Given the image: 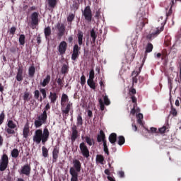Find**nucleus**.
I'll return each instance as SVG.
<instances>
[{
    "label": "nucleus",
    "instance_id": "nucleus-1",
    "mask_svg": "<svg viewBox=\"0 0 181 181\" xmlns=\"http://www.w3.org/2000/svg\"><path fill=\"white\" fill-rule=\"evenodd\" d=\"M47 139H49V129L45 128L43 131L42 129H37L35 131L33 136L34 142H36L37 144L42 142L43 145H45Z\"/></svg>",
    "mask_w": 181,
    "mask_h": 181
},
{
    "label": "nucleus",
    "instance_id": "nucleus-2",
    "mask_svg": "<svg viewBox=\"0 0 181 181\" xmlns=\"http://www.w3.org/2000/svg\"><path fill=\"white\" fill-rule=\"evenodd\" d=\"M50 110V104L47 103L43 112L39 115L34 122L35 128H40L43 124H46V121H47V110Z\"/></svg>",
    "mask_w": 181,
    "mask_h": 181
},
{
    "label": "nucleus",
    "instance_id": "nucleus-3",
    "mask_svg": "<svg viewBox=\"0 0 181 181\" xmlns=\"http://www.w3.org/2000/svg\"><path fill=\"white\" fill-rule=\"evenodd\" d=\"M72 106L73 103L69 101V96L65 93H63L61 98V110L62 111V114L69 115L70 108H71Z\"/></svg>",
    "mask_w": 181,
    "mask_h": 181
},
{
    "label": "nucleus",
    "instance_id": "nucleus-4",
    "mask_svg": "<svg viewBox=\"0 0 181 181\" xmlns=\"http://www.w3.org/2000/svg\"><path fill=\"white\" fill-rule=\"evenodd\" d=\"M166 23V17L160 16L157 21V24L160 25L156 28V31L152 34L147 35V39H153L156 36H158L160 32H163L165 24Z\"/></svg>",
    "mask_w": 181,
    "mask_h": 181
},
{
    "label": "nucleus",
    "instance_id": "nucleus-5",
    "mask_svg": "<svg viewBox=\"0 0 181 181\" xmlns=\"http://www.w3.org/2000/svg\"><path fill=\"white\" fill-rule=\"evenodd\" d=\"M8 163H9V159L6 154H4L0 160V170L4 172L6 168H8Z\"/></svg>",
    "mask_w": 181,
    "mask_h": 181
},
{
    "label": "nucleus",
    "instance_id": "nucleus-6",
    "mask_svg": "<svg viewBox=\"0 0 181 181\" xmlns=\"http://www.w3.org/2000/svg\"><path fill=\"white\" fill-rule=\"evenodd\" d=\"M99 104H100L101 111H104L105 108L104 105H110V104H111V101H110V99L108 98V95H105V96H103V99L100 98Z\"/></svg>",
    "mask_w": 181,
    "mask_h": 181
},
{
    "label": "nucleus",
    "instance_id": "nucleus-7",
    "mask_svg": "<svg viewBox=\"0 0 181 181\" xmlns=\"http://www.w3.org/2000/svg\"><path fill=\"white\" fill-rule=\"evenodd\" d=\"M83 15L86 19V21H88V22H91V19L93 18V14L91 13V8H90V6H86L83 11Z\"/></svg>",
    "mask_w": 181,
    "mask_h": 181
},
{
    "label": "nucleus",
    "instance_id": "nucleus-8",
    "mask_svg": "<svg viewBox=\"0 0 181 181\" xmlns=\"http://www.w3.org/2000/svg\"><path fill=\"white\" fill-rule=\"evenodd\" d=\"M79 148L83 156H85V158H88V156H90V151L84 142L80 144Z\"/></svg>",
    "mask_w": 181,
    "mask_h": 181
},
{
    "label": "nucleus",
    "instance_id": "nucleus-9",
    "mask_svg": "<svg viewBox=\"0 0 181 181\" xmlns=\"http://www.w3.org/2000/svg\"><path fill=\"white\" fill-rule=\"evenodd\" d=\"M71 181H78V173L73 167L70 168Z\"/></svg>",
    "mask_w": 181,
    "mask_h": 181
},
{
    "label": "nucleus",
    "instance_id": "nucleus-10",
    "mask_svg": "<svg viewBox=\"0 0 181 181\" xmlns=\"http://www.w3.org/2000/svg\"><path fill=\"white\" fill-rule=\"evenodd\" d=\"M137 15L144 19V21L141 22V23H142V26H145V23H148V20H146V11H144V8H141Z\"/></svg>",
    "mask_w": 181,
    "mask_h": 181
},
{
    "label": "nucleus",
    "instance_id": "nucleus-11",
    "mask_svg": "<svg viewBox=\"0 0 181 181\" xmlns=\"http://www.w3.org/2000/svg\"><path fill=\"white\" fill-rule=\"evenodd\" d=\"M21 173L29 176L30 175V165H25L21 168Z\"/></svg>",
    "mask_w": 181,
    "mask_h": 181
},
{
    "label": "nucleus",
    "instance_id": "nucleus-12",
    "mask_svg": "<svg viewBox=\"0 0 181 181\" xmlns=\"http://www.w3.org/2000/svg\"><path fill=\"white\" fill-rule=\"evenodd\" d=\"M67 49V43L64 41H62L59 45V52L61 54H64Z\"/></svg>",
    "mask_w": 181,
    "mask_h": 181
},
{
    "label": "nucleus",
    "instance_id": "nucleus-13",
    "mask_svg": "<svg viewBox=\"0 0 181 181\" xmlns=\"http://www.w3.org/2000/svg\"><path fill=\"white\" fill-rule=\"evenodd\" d=\"M78 136V132L77 131V127L74 126L72 127V134L71 136V142H74Z\"/></svg>",
    "mask_w": 181,
    "mask_h": 181
},
{
    "label": "nucleus",
    "instance_id": "nucleus-14",
    "mask_svg": "<svg viewBox=\"0 0 181 181\" xmlns=\"http://www.w3.org/2000/svg\"><path fill=\"white\" fill-rule=\"evenodd\" d=\"M74 163V169H75L76 172L78 173V172H81V163H80V160L75 159L73 160Z\"/></svg>",
    "mask_w": 181,
    "mask_h": 181
},
{
    "label": "nucleus",
    "instance_id": "nucleus-15",
    "mask_svg": "<svg viewBox=\"0 0 181 181\" xmlns=\"http://www.w3.org/2000/svg\"><path fill=\"white\" fill-rule=\"evenodd\" d=\"M78 50H80V49L78 48V45H76L74 47L73 49V54H72V57L71 59L73 60H76V59H77V57H78Z\"/></svg>",
    "mask_w": 181,
    "mask_h": 181
},
{
    "label": "nucleus",
    "instance_id": "nucleus-16",
    "mask_svg": "<svg viewBox=\"0 0 181 181\" xmlns=\"http://www.w3.org/2000/svg\"><path fill=\"white\" fill-rule=\"evenodd\" d=\"M50 75H47L42 81H40V84L42 87H46L49 83H50Z\"/></svg>",
    "mask_w": 181,
    "mask_h": 181
},
{
    "label": "nucleus",
    "instance_id": "nucleus-17",
    "mask_svg": "<svg viewBox=\"0 0 181 181\" xmlns=\"http://www.w3.org/2000/svg\"><path fill=\"white\" fill-rule=\"evenodd\" d=\"M38 16H39V14L36 12L33 13L31 15V21H32L33 25H37V22H39Z\"/></svg>",
    "mask_w": 181,
    "mask_h": 181
},
{
    "label": "nucleus",
    "instance_id": "nucleus-18",
    "mask_svg": "<svg viewBox=\"0 0 181 181\" xmlns=\"http://www.w3.org/2000/svg\"><path fill=\"white\" fill-rule=\"evenodd\" d=\"M24 103H27L32 98V95L29 92H25L23 96Z\"/></svg>",
    "mask_w": 181,
    "mask_h": 181
},
{
    "label": "nucleus",
    "instance_id": "nucleus-19",
    "mask_svg": "<svg viewBox=\"0 0 181 181\" xmlns=\"http://www.w3.org/2000/svg\"><path fill=\"white\" fill-rule=\"evenodd\" d=\"M23 136L24 138H28L29 136V124H26L23 129Z\"/></svg>",
    "mask_w": 181,
    "mask_h": 181
},
{
    "label": "nucleus",
    "instance_id": "nucleus-20",
    "mask_svg": "<svg viewBox=\"0 0 181 181\" xmlns=\"http://www.w3.org/2000/svg\"><path fill=\"white\" fill-rule=\"evenodd\" d=\"M49 98L50 99L51 103L54 104L57 100V95L54 93L50 92Z\"/></svg>",
    "mask_w": 181,
    "mask_h": 181
},
{
    "label": "nucleus",
    "instance_id": "nucleus-21",
    "mask_svg": "<svg viewBox=\"0 0 181 181\" xmlns=\"http://www.w3.org/2000/svg\"><path fill=\"white\" fill-rule=\"evenodd\" d=\"M98 142H106L105 141V134L103 131L100 132V134L98 136Z\"/></svg>",
    "mask_w": 181,
    "mask_h": 181
},
{
    "label": "nucleus",
    "instance_id": "nucleus-22",
    "mask_svg": "<svg viewBox=\"0 0 181 181\" xmlns=\"http://www.w3.org/2000/svg\"><path fill=\"white\" fill-rule=\"evenodd\" d=\"M109 141L110 144H114L115 142H117V134H111L109 136Z\"/></svg>",
    "mask_w": 181,
    "mask_h": 181
},
{
    "label": "nucleus",
    "instance_id": "nucleus-23",
    "mask_svg": "<svg viewBox=\"0 0 181 181\" xmlns=\"http://www.w3.org/2000/svg\"><path fill=\"white\" fill-rule=\"evenodd\" d=\"M17 81H22L23 80V71L21 69H18L17 76H16Z\"/></svg>",
    "mask_w": 181,
    "mask_h": 181
},
{
    "label": "nucleus",
    "instance_id": "nucleus-24",
    "mask_svg": "<svg viewBox=\"0 0 181 181\" xmlns=\"http://www.w3.org/2000/svg\"><path fill=\"white\" fill-rule=\"evenodd\" d=\"M52 155H53V162H56L57 158H59V149L55 148L53 150L52 152Z\"/></svg>",
    "mask_w": 181,
    "mask_h": 181
},
{
    "label": "nucleus",
    "instance_id": "nucleus-25",
    "mask_svg": "<svg viewBox=\"0 0 181 181\" xmlns=\"http://www.w3.org/2000/svg\"><path fill=\"white\" fill-rule=\"evenodd\" d=\"M77 36H78V45L79 46H81V45H83V32L79 31Z\"/></svg>",
    "mask_w": 181,
    "mask_h": 181
},
{
    "label": "nucleus",
    "instance_id": "nucleus-26",
    "mask_svg": "<svg viewBox=\"0 0 181 181\" xmlns=\"http://www.w3.org/2000/svg\"><path fill=\"white\" fill-rule=\"evenodd\" d=\"M138 74H139V72H136L135 71H134L132 73V76H135L134 77H133V86L138 83Z\"/></svg>",
    "mask_w": 181,
    "mask_h": 181
},
{
    "label": "nucleus",
    "instance_id": "nucleus-27",
    "mask_svg": "<svg viewBox=\"0 0 181 181\" xmlns=\"http://www.w3.org/2000/svg\"><path fill=\"white\" fill-rule=\"evenodd\" d=\"M136 118L138 124H139L140 125H144V123L142 122V119H144V115H142L141 113H139L136 115Z\"/></svg>",
    "mask_w": 181,
    "mask_h": 181
},
{
    "label": "nucleus",
    "instance_id": "nucleus-28",
    "mask_svg": "<svg viewBox=\"0 0 181 181\" xmlns=\"http://www.w3.org/2000/svg\"><path fill=\"white\" fill-rule=\"evenodd\" d=\"M87 83L93 90H95V83L94 82V80L88 79Z\"/></svg>",
    "mask_w": 181,
    "mask_h": 181
},
{
    "label": "nucleus",
    "instance_id": "nucleus-29",
    "mask_svg": "<svg viewBox=\"0 0 181 181\" xmlns=\"http://www.w3.org/2000/svg\"><path fill=\"white\" fill-rule=\"evenodd\" d=\"M85 139H86V144H88L89 146H91L92 145L94 144V139H93V138H90L89 136H86Z\"/></svg>",
    "mask_w": 181,
    "mask_h": 181
},
{
    "label": "nucleus",
    "instance_id": "nucleus-30",
    "mask_svg": "<svg viewBox=\"0 0 181 181\" xmlns=\"http://www.w3.org/2000/svg\"><path fill=\"white\" fill-rule=\"evenodd\" d=\"M118 145H124L125 144V138L122 136H120L117 139Z\"/></svg>",
    "mask_w": 181,
    "mask_h": 181
},
{
    "label": "nucleus",
    "instance_id": "nucleus-31",
    "mask_svg": "<svg viewBox=\"0 0 181 181\" xmlns=\"http://www.w3.org/2000/svg\"><path fill=\"white\" fill-rule=\"evenodd\" d=\"M96 160L97 162H99V163H101V165H104V156L98 155L96 156Z\"/></svg>",
    "mask_w": 181,
    "mask_h": 181
},
{
    "label": "nucleus",
    "instance_id": "nucleus-32",
    "mask_svg": "<svg viewBox=\"0 0 181 181\" xmlns=\"http://www.w3.org/2000/svg\"><path fill=\"white\" fill-rule=\"evenodd\" d=\"M153 49V45L152 44L148 43L146 47V53H151Z\"/></svg>",
    "mask_w": 181,
    "mask_h": 181
},
{
    "label": "nucleus",
    "instance_id": "nucleus-33",
    "mask_svg": "<svg viewBox=\"0 0 181 181\" xmlns=\"http://www.w3.org/2000/svg\"><path fill=\"white\" fill-rule=\"evenodd\" d=\"M35 66H32L29 68L28 69V74L29 76H30L31 77H33V76H35Z\"/></svg>",
    "mask_w": 181,
    "mask_h": 181
},
{
    "label": "nucleus",
    "instance_id": "nucleus-34",
    "mask_svg": "<svg viewBox=\"0 0 181 181\" xmlns=\"http://www.w3.org/2000/svg\"><path fill=\"white\" fill-rule=\"evenodd\" d=\"M59 36H63V34L64 33V25H59Z\"/></svg>",
    "mask_w": 181,
    "mask_h": 181
},
{
    "label": "nucleus",
    "instance_id": "nucleus-35",
    "mask_svg": "<svg viewBox=\"0 0 181 181\" xmlns=\"http://www.w3.org/2000/svg\"><path fill=\"white\" fill-rule=\"evenodd\" d=\"M11 156L12 158H18V156H19V151H18L16 148H14L11 151Z\"/></svg>",
    "mask_w": 181,
    "mask_h": 181
},
{
    "label": "nucleus",
    "instance_id": "nucleus-36",
    "mask_svg": "<svg viewBox=\"0 0 181 181\" xmlns=\"http://www.w3.org/2000/svg\"><path fill=\"white\" fill-rule=\"evenodd\" d=\"M52 33V30H50L49 27L45 28V35L46 39L50 36V34Z\"/></svg>",
    "mask_w": 181,
    "mask_h": 181
},
{
    "label": "nucleus",
    "instance_id": "nucleus-37",
    "mask_svg": "<svg viewBox=\"0 0 181 181\" xmlns=\"http://www.w3.org/2000/svg\"><path fill=\"white\" fill-rule=\"evenodd\" d=\"M42 156H44V158H47L49 155V150H47L46 147L42 146Z\"/></svg>",
    "mask_w": 181,
    "mask_h": 181
},
{
    "label": "nucleus",
    "instance_id": "nucleus-38",
    "mask_svg": "<svg viewBox=\"0 0 181 181\" xmlns=\"http://www.w3.org/2000/svg\"><path fill=\"white\" fill-rule=\"evenodd\" d=\"M8 128H11V129H14L16 128V124H15V123H13V121L12 120H9L7 124Z\"/></svg>",
    "mask_w": 181,
    "mask_h": 181
},
{
    "label": "nucleus",
    "instance_id": "nucleus-39",
    "mask_svg": "<svg viewBox=\"0 0 181 181\" xmlns=\"http://www.w3.org/2000/svg\"><path fill=\"white\" fill-rule=\"evenodd\" d=\"M48 4L51 8H54L57 4V0H48Z\"/></svg>",
    "mask_w": 181,
    "mask_h": 181
},
{
    "label": "nucleus",
    "instance_id": "nucleus-40",
    "mask_svg": "<svg viewBox=\"0 0 181 181\" xmlns=\"http://www.w3.org/2000/svg\"><path fill=\"white\" fill-rule=\"evenodd\" d=\"M19 43L22 46H23V45H25V35H20V37H19Z\"/></svg>",
    "mask_w": 181,
    "mask_h": 181
},
{
    "label": "nucleus",
    "instance_id": "nucleus-41",
    "mask_svg": "<svg viewBox=\"0 0 181 181\" xmlns=\"http://www.w3.org/2000/svg\"><path fill=\"white\" fill-rule=\"evenodd\" d=\"M103 149L104 152L106 153L107 155H110V152L108 151V146H107V141H104L103 143Z\"/></svg>",
    "mask_w": 181,
    "mask_h": 181
},
{
    "label": "nucleus",
    "instance_id": "nucleus-42",
    "mask_svg": "<svg viewBox=\"0 0 181 181\" xmlns=\"http://www.w3.org/2000/svg\"><path fill=\"white\" fill-rule=\"evenodd\" d=\"M90 36L93 39V41L95 42V39H97V35H95V31H94V30L90 31Z\"/></svg>",
    "mask_w": 181,
    "mask_h": 181
},
{
    "label": "nucleus",
    "instance_id": "nucleus-43",
    "mask_svg": "<svg viewBox=\"0 0 181 181\" xmlns=\"http://www.w3.org/2000/svg\"><path fill=\"white\" fill-rule=\"evenodd\" d=\"M77 125H83V117H81V115H78L77 117Z\"/></svg>",
    "mask_w": 181,
    "mask_h": 181
},
{
    "label": "nucleus",
    "instance_id": "nucleus-44",
    "mask_svg": "<svg viewBox=\"0 0 181 181\" xmlns=\"http://www.w3.org/2000/svg\"><path fill=\"white\" fill-rule=\"evenodd\" d=\"M94 69H91L89 72V78L88 80H94Z\"/></svg>",
    "mask_w": 181,
    "mask_h": 181
},
{
    "label": "nucleus",
    "instance_id": "nucleus-45",
    "mask_svg": "<svg viewBox=\"0 0 181 181\" xmlns=\"http://www.w3.org/2000/svg\"><path fill=\"white\" fill-rule=\"evenodd\" d=\"M170 114L173 115V117H176L177 115V111L176 109L172 107Z\"/></svg>",
    "mask_w": 181,
    "mask_h": 181
},
{
    "label": "nucleus",
    "instance_id": "nucleus-46",
    "mask_svg": "<svg viewBox=\"0 0 181 181\" xmlns=\"http://www.w3.org/2000/svg\"><path fill=\"white\" fill-rule=\"evenodd\" d=\"M168 128H169L168 126H163V127L160 128L159 132L160 134H165V132H166V129H168Z\"/></svg>",
    "mask_w": 181,
    "mask_h": 181
},
{
    "label": "nucleus",
    "instance_id": "nucleus-47",
    "mask_svg": "<svg viewBox=\"0 0 181 181\" xmlns=\"http://www.w3.org/2000/svg\"><path fill=\"white\" fill-rule=\"evenodd\" d=\"M68 69L69 67L67 66V65L66 64L63 65L62 68V73H63V74H65V73H67Z\"/></svg>",
    "mask_w": 181,
    "mask_h": 181
},
{
    "label": "nucleus",
    "instance_id": "nucleus-48",
    "mask_svg": "<svg viewBox=\"0 0 181 181\" xmlns=\"http://www.w3.org/2000/svg\"><path fill=\"white\" fill-rule=\"evenodd\" d=\"M4 119H5V114H4V112H1L0 114V125H2V123L4 122Z\"/></svg>",
    "mask_w": 181,
    "mask_h": 181
},
{
    "label": "nucleus",
    "instance_id": "nucleus-49",
    "mask_svg": "<svg viewBox=\"0 0 181 181\" xmlns=\"http://www.w3.org/2000/svg\"><path fill=\"white\" fill-rule=\"evenodd\" d=\"M39 95H40V92H39V90H35L34 97L36 98V100H39Z\"/></svg>",
    "mask_w": 181,
    "mask_h": 181
},
{
    "label": "nucleus",
    "instance_id": "nucleus-50",
    "mask_svg": "<svg viewBox=\"0 0 181 181\" xmlns=\"http://www.w3.org/2000/svg\"><path fill=\"white\" fill-rule=\"evenodd\" d=\"M14 129L8 127L6 129V131L7 132V134H15V130H13Z\"/></svg>",
    "mask_w": 181,
    "mask_h": 181
},
{
    "label": "nucleus",
    "instance_id": "nucleus-51",
    "mask_svg": "<svg viewBox=\"0 0 181 181\" xmlns=\"http://www.w3.org/2000/svg\"><path fill=\"white\" fill-rule=\"evenodd\" d=\"M40 91L41 94H42L43 98H46V89L41 88V89H40Z\"/></svg>",
    "mask_w": 181,
    "mask_h": 181
},
{
    "label": "nucleus",
    "instance_id": "nucleus-52",
    "mask_svg": "<svg viewBox=\"0 0 181 181\" xmlns=\"http://www.w3.org/2000/svg\"><path fill=\"white\" fill-rule=\"evenodd\" d=\"M81 84L82 86H84V84H86V76H84V75H83L81 77Z\"/></svg>",
    "mask_w": 181,
    "mask_h": 181
},
{
    "label": "nucleus",
    "instance_id": "nucleus-53",
    "mask_svg": "<svg viewBox=\"0 0 181 181\" xmlns=\"http://www.w3.org/2000/svg\"><path fill=\"white\" fill-rule=\"evenodd\" d=\"M73 19H74V14H70L67 18L68 22H72Z\"/></svg>",
    "mask_w": 181,
    "mask_h": 181
},
{
    "label": "nucleus",
    "instance_id": "nucleus-54",
    "mask_svg": "<svg viewBox=\"0 0 181 181\" xmlns=\"http://www.w3.org/2000/svg\"><path fill=\"white\" fill-rule=\"evenodd\" d=\"M117 175H119V177H125V173H124V171H119L117 173Z\"/></svg>",
    "mask_w": 181,
    "mask_h": 181
},
{
    "label": "nucleus",
    "instance_id": "nucleus-55",
    "mask_svg": "<svg viewBox=\"0 0 181 181\" xmlns=\"http://www.w3.org/2000/svg\"><path fill=\"white\" fill-rule=\"evenodd\" d=\"M57 83L59 84V86H60V87H63V82H62V79L58 78Z\"/></svg>",
    "mask_w": 181,
    "mask_h": 181
},
{
    "label": "nucleus",
    "instance_id": "nucleus-56",
    "mask_svg": "<svg viewBox=\"0 0 181 181\" xmlns=\"http://www.w3.org/2000/svg\"><path fill=\"white\" fill-rule=\"evenodd\" d=\"M16 31V28L15 27H12L10 30V33H11L12 35H13V33H15V32Z\"/></svg>",
    "mask_w": 181,
    "mask_h": 181
},
{
    "label": "nucleus",
    "instance_id": "nucleus-57",
    "mask_svg": "<svg viewBox=\"0 0 181 181\" xmlns=\"http://www.w3.org/2000/svg\"><path fill=\"white\" fill-rule=\"evenodd\" d=\"M173 76H168V84H172V81L173 80Z\"/></svg>",
    "mask_w": 181,
    "mask_h": 181
},
{
    "label": "nucleus",
    "instance_id": "nucleus-58",
    "mask_svg": "<svg viewBox=\"0 0 181 181\" xmlns=\"http://www.w3.org/2000/svg\"><path fill=\"white\" fill-rule=\"evenodd\" d=\"M132 129L134 132H136L138 131V127H136V125H134V124H132Z\"/></svg>",
    "mask_w": 181,
    "mask_h": 181
},
{
    "label": "nucleus",
    "instance_id": "nucleus-59",
    "mask_svg": "<svg viewBox=\"0 0 181 181\" xmlns=\"http://www.w3.org/2000/svg\"><path fill=\"white\" fill-rule=\"evenodd\" d=\"M87 114L88 117H90V118L93 117V112H91V110H88Z\"/></svg>",
    "mask_w": 181,
    "mask_h": 181
},
{
    "label": "nucleus",
    "instance_id": "nucleus-60",
    "mask_svg": "<svg viewBox=\"0 0 181 181\" xmlns=\"http://www.w3.org/2000/svg\"><path fill=\"white\" fill-rule=\"evenodd\" d=\"M130 94H135L136 93V90L134 88H132L129 91Z\"/></svg>",
    "mask_w": 181,
    "mask_h": 181
},
{
    "label": "nucleus",
    "instance_id": "nucleus-61",
    "mask_svg": "<svg viewBox=\"0 0 181 181\" xmlns=\"http://www.w3.org/2000/svg\"><path fill=\"white\" fill-rule=\"evenodd\" d=\"M95 18H97V19L100 18V11H96Z\"/></svg>",
    "mask_w": 181,
    "mask_h": 181
},
{
    "label": "nucleus",
    "instance_id": "nucleus-62",
    "mask_svg": "<svg viewBox=\"0 0 181 181\" xmlns=\"http://www.w3.org/2000/svg\"><path fill=\"white\" fill-rule=\"evenodd\" d=\"M131 114H132L133 115H135V103L134 105L133 110H131Z\"/></svg>",
    "mask_w": 181,
    "mask_h": 181
},
{
    "label": "nucleus",
    "instance_id": "nucleus-63",
    "mask_svg": "<svg viewBox=\"0 0 181 181\" xmlns=\"http://www.w3.org/2000/svg\"><path fill=\"white\" fill-rule=\"evenodd\" d=\"M132 101L134 103H136V98H135V96H132Z\"/></svg>",
    "mask_w": 181,
    "mask_h": 181
},
{
    "label": "nucleus",
    "instance_id": "nucleus-64",
    "mask_svg": "<svg viewBox=\"0 0 181 181\" xmlns=\"http://www.w3.org/2000/svg\"><path fill=\"white\" fill-rule=\"evenodd\" d=\"M107 179H108V180H110V181H115V178H114V177H112L108 176V177H107Z\"/></svg>",
    "mask_w": 181,
    "mask_h": 181
}]
</instances>
